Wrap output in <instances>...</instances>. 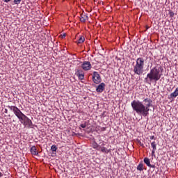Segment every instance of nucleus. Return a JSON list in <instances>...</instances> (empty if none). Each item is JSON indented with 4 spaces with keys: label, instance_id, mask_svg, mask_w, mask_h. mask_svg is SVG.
<instances>
[{
    "label": "nucleus",
    "instance_id": "nucleus-15",
    "mask_svg": "<svg viewBox=\"0 0 178 178\" xmlns=\"http://www.w3.org/2000/svg\"><path fill=\"white\" fill-rule=\"evenodd\" d=\"M137 170H140V172H143L144 170V165L141 163L137 166Z\"/></svg>",
    "mask_w": 178,
    "mask_h": 178
},
{
    "label": "nucleus",
    "instance_id": "nucleus-22",
    "mask_svg": "<svg viewBox=\"0 0 178 178\" xmlns=\"http://www.w3.org/2000/svg\"><path fill=\"white\" fill-rule=\"evenodd\" d=\"M149 168H152V169H155L156 168V166H155V165H151L149 166Z\"/></svg>",
    "mask_w": 178,
    "mask_h": 178
},
{
    "label": "nucleus",
    "instance_id": "nucleus-7",
    "mask_svg": "<svg viewBox=\"0 0 178 178\" xmlns=\"http://www.w3.org/2000/svg\"><path fill=\"white\" fill-rule=\"evenodd\" d=\"M75 74H76V76H77V77L79 78V80H84L85 74H84V71H83V70H81V69L76 70Z\"/></svg>",
    "mask_w": 178,
    "mask_h": 178
},
{
    "label": "nucleus",
    "instance_id": "nucleus-10",
    "mask_svg": "<svg viewBox=\"0 0 178 178\" xmlns=\"http://www.w3.org/2000/svg\"><path fill=\"white\" fill-rule=\"evenodd\" d=\"M30 152L32 155H35L36 156H38V150H37V147L35 146H32L31 147Z\"/></svg>",
    "mask_w": 178,
    "mask_h": 178
},
{
    "label": "nucleus",
    "instance_id": "nucleus-20",
    "mask_svg": "<svg viewBox=\"0 0 178 178\" xmlns=\"http://www.w3.org/2000/svg\"><path fill=\"white\" fill-rule=\"evenodd\" d=\"M80 127H81L82 129H86V127H87V123L81 124L80 125Z\"/></svg>",
    "mask_w": 178,
    "mask_h": 178
},
{
    "label": "nucleus",
    "instance_id": "nucleus-19",
    "mask_svg": "<svg viewBox=\"0 0 178 178\" xmlns=\"http://www.w3.org/2000/svg\"><path fill=\"white\" fill-rule=\"evenodd\" d=\"M22 2V0H14L15 5H19Z\"/></svg>",
    "mask_w": 178,
    "mask_h": 178
},
{
    "label": "nucleus",
    "instance_id": "nucleus-24",
    "mask_svg": "<svg viewBox=\"0 0 178 178\" xmlns=\"http://www.w3.org/2000/svg\"><path fill=\"white\" fill-rule=\"evenodd\" d=\"M3 1V2H6V3H8V2H10V0H2Z\"/></svg>",
    "mask_w": 178,
    "mask_h": 178
},
{
    "label": "nucleus",
    "instance_id": "nucleus-12",
    "mask_svg": "<svg viewBox=\"0 0 178 178\" xmlns=\"http://www.w3.org/2000/svg\"><path fill=\"white\" fill-rule=\"evenodd\" d=\"M84 41H86V38H84V36H81L80 38L75 42L76 44H83Z\"/></svg>",
    "mask_w": 178,
    "mask_h": 178
},
{
    "label": "nucleus",
    "instance_id": "nucleus-17",
    "mask_svg": "<svg viewBox=\"0 0 178 178\" xmlns=\"http://www.w3.org/2000/svg\"><path fill=\"white\" fill-rule=\"evenodd\" d=\"M51 149L52 152H56V150L58 149V147H56V145H53L51 147Z\"/></svg>",
    "mask_w": 178,
    "mask_h": 178
},
{
    "label": "nucleus",
    "instance_id": "nucleus-26",
    "mask_svg": "<svg viewBox=\"0 0 178 178\" xmlns=\"http://www.w3.org/2000/svg\"><path fill=\"white\" fill-rule=\"evenodd\" d=\"M65 37H66V35H63L62 38H65Z\"/></svg>",
    "mask_w": 178,
    "mask_h": 178
},
{
    "label": "nucleus",
    "instance_id": "nucleus-3",
    "mask_svg": "<svg viewBox=\"0 0 178 178\" xmlns=\"http://www.w3.org/2000/svg\"><path fill=\"white\" fill-rule=\"evenodd\" d=\"M162 74L159 68L154 67L150 70V72L147 74V77L145 79V82L149 83V81H158L161 79Z\"/></svg>",
    "mask_w": 178,
    "mask_h": 178
},
{
    "label": "nucleus",
    "instance_id": "nucleus-21",
    "mask_svg": "<svg viewBox=\"0 0 178 178\" xmlns=\"http://www.w3.org/2000/svg\"><path fill=\"white\" fill-rule=\"evenodd\" d=\"M156 149H152V156H154L155 157V151H156Z\"/></svg>",
    "mask_w": 178,
    "mask_h": 178
},
{
    "label": "nucleus",
    "instance_id": "nucleus-14",
    "mask_svg": "<svg viewBox=\"0 0 178 178\" xmlns=\"http://www.w3.org/2000/svg\"><path fill=\"white\" fill-rule=\"evenodd\" d=\"M92 145L95 149L99 150V145L95 141H93Z\"/></svg>",
    "mask_w": 178,
    "mask_h": 178
},
{
    "label": "nucleus",
    "instance_id": "nucleus-11",
    "mask_svg": "<svg viewBox=\"0 0 178 178\" xmlns=\"http://www.w3.org/2000/svg\"><path fill=\"white\" fill-rule=\"evenodd\" d=\"M88 19V16L86 14H81L80 17V21L81 23H86V20Z\"/></svg>",
    "mask_w": 178,
    "mask_h": 178
},
{
    "label": "nucleus",
    "instance_id": "nucleus-5",
    "mask_svg": "<svg viewBox=\"0 0 178 178\" xmlns=\"http://www.w3.org/2000/svg\"><path fill=\"white\" fill-rule=\"evenodd\" d=\"M144 72V68L138 65H135L134 66V73L138 74V76H141V74Z\"/></svg>",
    "mask_w": 178,
    "mask_h": 178
},
{
    "label": "nucleus",
    "instance_id": "nucleus-2",
    "mask_svg": "<svg viewBox=\"0 0 178 178\" xmlns=\"http://www.w3.org/2000/svg\"><path fill=\"white\" fill-rule=\"evenodd\" d=\"M7 108L13 111L14 115L19 119L20 123L28 129H33V122L17 106H8Z\"/></svg>",
    "mask_w": 178,
    "mask_h": 178
},
{
    "label": "nucleus",
    "instance_id": "nucleus-25",
    "mask_svg": "<svg viewBox=\"0 0 178 178\" xmlns=\"http://www.w3.org/2000/svg\"><path fill=\"white\" fill-rule=\"evenodd\" d=\"M4 113H8V108H5Z\"/></svg>",
    "mask_w": 178,
    "mask_h": 178
},
{
    "label": "nucleus",
    "instance_id": "nucleus-13",
    "mask_svg": "<svg viewBox=\"0 0 178 178\" xmlns=\"http://www.w3.org/2000/svg\"><path fill=\"white\" fill-rule=\"evenodd\" d=\"M143 161L145 162V165H147V166H151V161H149V159L145 157Z\"/></svg>",
    "mask_w": 178,
    "mask_h": 178
},
{
    "label": "nucleus",
    "instance_id": "nucleus-6",
    "mask_svg": "<svg viewBox=\"0 0 178 178\" xmlns=\"http://www.w3.org/2000/svg\"><path fill=\"white\" fill-rule=\"evenodd\" d=\"M81 67L85 72L91 70V63H90V61H83L81 64Z\"/></svg>",
    "mask_w": 178,
    "mask_h": 178
},
{
    "label": "nucleus",
    "instance_id": "nucleus-27",
    "mask_svg": "<svg viewBox=\"0 0 178 178\" xmlns=\"http://www.w3.org/2000/svg\"><path fill=\"white\" fill-rule=\"evenodd\" d=\"M1 176H2V173L0 172V177H1Z\"/></svg>",
    "mask_w": 178,
    "mask_h": 178
},
{
    "label": "nucleus",
    "instance_id": "nucleus-8",
    "mask_svg": "<svg viewBox=\"0 0 178 178\" xmlns=\"http://www.w3.org/2000/svg\"><path fill=\"white\" fill-rule=\"evenodd\" d=\"M145 63V60H144V58L139 57L136 59V66H139L144 69Z\"/></svg>",
    "mask_w": 178,
    "mask_h": 178
},
{
    "label": "nucleus",
    "instance_id": "nucleus-4",
    "mask_svg": "<svg viewBox=\"0 0 178 178\" xmlns=\"http://www.w3.org/2000/svg\"><path fill=\"white\" fill-rule=\"evenodd\" d=\"M92 81L95 84H99L101 83V76L97 72H94L92 74Z\"/></svg>",
    "mask_w": 178,
    "mask_h": 178
},
{
    "label": "nucleus",
    "instance_id": "nucleus-9",
    "mask_svg": "<svg viewBox=\"0 0 178 178\" xmlns=\"http://www.w3.org/2000/svg\"><path fill=\"white\" fill-rule=\"evenodd\" d=\"M104 90H105V83H101L96 88L97 92H103Z\"/></svg>",
    "mask_w": 178,
    "mask_h": 178
},
{
    "label": "nucleus",
    "instance_id": "nucleus-1",
    "mask_svg": "<svg viewBox=\"0 0 178 178\" xmlns=\"http://www.w3.org/2000/svg\"><path fill=\"white\" fill-rule=\"evenodd\" d=\"M145 104L138 100H134L131 105L133 111L138 115L147 118L149 115V108L152 106V100L149 98H146L143 100Z\"/></svg>",
    "mask_w": 178,
    "mask_h": 178
},
{
    "label": "nucleus",
    "instance_id": "nucleus-18",
    "mask_svg": "<svg viewBox=\"0 0 178 178\" xmlns=\"http://www.w3.org/2000/svg\"><path fill=\"white\" fill-rule=\"evenodd\" d=\"M151 147L153 148V149H156V143H155V141H153L151 143Z\"/></svg>",
    "mask_w": 178,
    "mask_h": 178
},
{
    "label": "nucleus",
    "instance_id": "nucleus-23",
    "mask_svg": "<svg viewBox=\"0 0 178 178\" xmlns=\"http://www.w3.org/2000/svg\"><path fill=\"white\" fill-rule=\"evenodd\" d=\"M150 140H155V136H150Z\"/></svg>",
    "mask_w": 178,
    "mask_h": 178
},
{
    "label": "nucleus",
    "instance_id": "nucleus-16",
    "mask_svg": "<svg viewBox=\"0 0 178 178\" xmlns=\"http://www.w3.org/2000/svg\"><path fill=\"white\" fill-rule=\"evenodd\" d=\"M99 151H102V152H105V153H108L109 152V151L108 150V149H106V147H99Z\"/></svg>",
    "mask_w": 178,
    "mask_h": 178
}]
</instances>
